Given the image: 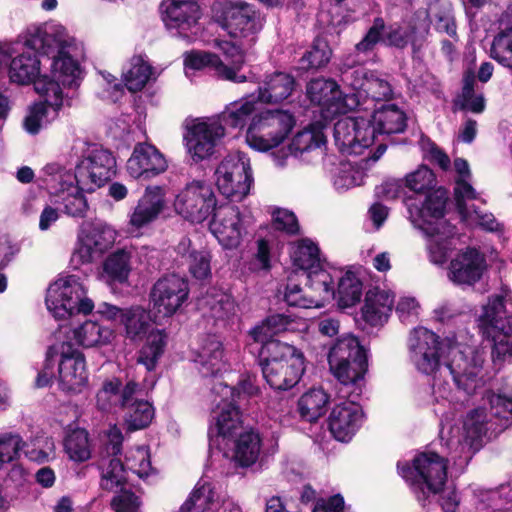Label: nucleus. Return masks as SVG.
<instances>
[{
    "mask_svg": "<svg viewBox=\"0 0 512 512\" xmlns=\"http://www.w3.org/2000/svg\"><path fill=\"white\" fill-rule=\"evenodd\" d=\"M304 274L308 281V289L312 292L311 295L318 299V307L334 297L333 278L329 272L318 267Z\"/></svg>",
    "mask_w": 512,
    "mask_h": 512,
    "instance_id": "45",
    "label": "nucleus"
},
{
    "mask_svg": "<svg viewBox=\"0 0 512 512\" xmlns=\"http://www.w3.org/2000/svg\"><path fill=\"white\" fill-rule=\"evenodd\" d=\"M23 452L30 461L42 464L56 457V446L52 437L36 436L24 441Z\"/></svg>",
    "mask_w": 512,
    "mask_h": 512,
    "instance_id": "46",
    "label": "nucleus"
},
{
    "mask_svg": "<svg viewBox=\"0 0 512 512\" xmlns=\"http://www.w3.org/2000/svg\"><path fill=\"white\" fill-rule=\"evenodd\" d=\"M324 142V136L320 131L303 130L293 138L292 146L296 151L305 152L319 148Z\"/></svg>",
    "mask_w": 512,
    "mask_h": 512,
    "instance_id": "64",
    "label": "nucleus"
},
{
    "mask_svg": "<svg viewBox=\"0 0 512 512\" xmlns=\"http://www.w3.org/2000/svg\"><path fill=\"white\" fill-rule=\"evenodd\" d=\"M125 335L132 341L147 339L148 343L140 351L138 362L147 371L156 368L160 355V334L157 330V314L141 306L126 308L123 314Z\"/></svg>",
    "mask_w": 512,
    "mask_h": 512,
    "instance_id": "8",
    "label": "nucleus"
},
{
    "mask_svg": "<svg viewBox=\"0 0 512 512\" xmlns=\"http://www.w3.org/2000/svg\"><path fill=\"white\" fill-rule=\"evenodd\" d=\"M174 208L185 219L201 223L215 211L216 196L208 182L192 180L176 195Z\"/></svg>",
    "mask_w": 512,
    "mask_h": 512,
    "instance_id": "13",
    "label": "nucleus"
},
{
    "mask_svg": "<svg viewBox=\"0 0 512 512\" xmlns=\"http://www.w3.org/2000/svg\"><path fill=\"white\" fill-rule=\"evenodd\" d=\"M491 57L512 70V26L498 33L492 42Z\"/></svg>",
    "mask_w": 512,
    "mask_h": 512,
    "instance_id": "54",
    "label": "nucleus"
},
{
    "mask_svg": "<svg viewBox=\"0 0 512 512\" xmlns=\"http://www.w3.org/2000/svg\"><path fill=\"white\" fill-rule=\"evenodd\" d=\"M51 350L59 355L60 389L68 393H81L88 385V372L83 353L68 342L55 345Z\"/></svg>",
    "mask_w": 512,
    "mask_h": 512,
    "instance_id": "16",
    "label": "nucleus"
},
{
    "mask_svg": "<svg viewBox=\"0 0 512 512\" xmlns=\"http://www.w3.org/2000/svg\"><path fill=\"white\" fill-rule=\"evenodd\" d=\"M222 358V343L215 337H209L201 346L195 361L199 364L200 373L203 376H210L221 370Z\"/></svg>",
    "mask_w": 512,
    "mask_h": 512,
    "instance_id": "40",
    "label": "nucleus"
},
{
    "mask_svg": "<svg viewBox=\"0 0 512 512\" xmlns=\"http://www.w3.org/2000/svg\"><path fill=\"white\" fill-rule=\"evenodd\" d=\"M75 341L84 347L105 345L113 337V331L95 321H85L72 330Z\"/></svg>",
    "mask_w": 512,
    "mask_h": 512,
    "instance_id": "42",
    "label": "nucleus"
},
{
    "mask_svg": "<svg viewBox=\"0 0 512 512\" xmlns=\"http://www.w3.org/2000/svg\"><path fill=\"white\" fill-rule=\"evenodd\" d=\"M400 475L411 480L421 489L422 495H425L424 486L428 492L439 493L447 479V461L434 452H424L413 460V467L408 464L398 463ZM418 496L419 500L424 499Z\"/></svg>",
    "mask_w": 512,
    "mask_h": 512,
    "instance_id": "12",
    "label": "nucleus"
},
{
    "mask_svg": "<svg viewBox=\"0 0 512 512\" xmlns=\"http://www.w3.org/2000/svg\"><path fill=\"white\" fill-rule=\"evenodd\" d=\"M487 268L483 254L474 248H468L456 255L449 265V279L457 285H474Z\"/></svg>",
    "mask_w": 512,
    "mask_h": 512,
    "instance_id": "21",
    "label": "nucleus"
},
{
    "mask_svg": "<svg viewBox=\"0 0 512 512\" xmlns=\"http://www.w3.org/2000/svg\"><path fill=\"white\" fill-rule=\"evenodd\" d=\"M254 111L255 100L252 96H248L229 103L218 116L213 118L224 127L243 128Z\"/></svg>",
    "mask_w": 512,
    "mask_h": 512,
    "instance_id": "37",
    "label": "nucleus"
},
{
    "mask_svg": "<svg viewBox=\"0 0 512 512\" xmlns=\"http://www.w3.org/2000/svg\"><path fill=\"white\" fill-rule=\"evenodd\" d=\"M338 303L342 308L357 304L362 296V283L352 272H346L338 283Z\"/></svg>",
    "mask_w": 512,
    "mask_h": 512,
    "instance_id": "48",
    "label": "nucleus"
},
{
    "mask_svg": "<svg viewBox=\"0 0 512 512\" xmlns=\"http://www.w3.org/2000/svg\"><path fill=\"white\" fill-rule=\"evenodd\" d=\"M100 256L115 243L117 232L105 223L93 224L82 233Z\"/></svg>",
    "mask_w": 512,
    "mask_h": 512,
    "instance_id": "50",
    "label": "nucleus"
},
{
    "mask_svg": "<svg viewBox=\"0 0 512 512\" xmlns=\"http://www.w3.org/2000/svg\"><path fill=\"white\" fill-rule=\"evenodd\" d=\"M63 446L68 458L74 462L82 463L91 458L89 434L85 429L76 428L69 431L63 440Z\"/></svg>",
    "mask_w": 512,
    "mask_h": 512,
    "instance_id": "44",
    "label": "nucleus"
},
{
    "mask_svg": "<svg viewBox=\"0 0 512 512\" xmlns=\"http://www.w3.org/2000/svg\"><path fill=\"white\" fill-rule=\"evenodd\" d=\"M489 417L499 419L500 425L508 427L512 422V399L504 395L488 393Z\"/></svg>",
    "mask_w": 512,
    "mask_h": 512,
    "instance_id": "57",
    "label": "nucleus"
},
{
    "mask_svg": "<svg viewBox=\"0 0 512 512\" xmlns=\"http://www.w3.org/2000/svg\"><path fill=\"white\" fill-rule=\"evenodd\" d=\"M154 411L147 401H135L125 412V422L130 430L145 428L152 420Z\"/></svg>",
    "mask_w": 512,
    "mask_h": 512,
    "instance_id": "55",
    "label": "nucleus"
},
{
    "mask_svg": "<svg viewBox=\"0 0 512 512\" xmlns=\"http://www.w3.org/2000/svg\"><path fill=\"white\" fill-rule=\"evenodd\" d=\"M86 188L76 187L61 196L63 212L73 218H84L89 210L86 197L83 194Z\"/></svg>",
    "mask_w": 512,
    "mask_h": 512,
    "instance_id": "56",
    "label": "nucleus"
},
{
    "mask_svg": "<svg viewBox=\"0 0 512 512\" xmlns=\"http://www.w3.org/2000/svg\"><path fill=\"white\" fill-rule=\"evenodd\" d=\"M486 408H478L468 413L464 420L463 430L467 445H473L486 432V424L491 421Z\"/></svg>",
    "mask_w": 512,
    "mask_h": 512,
    "instance_id": "52",
    "label": "nucleus"
},
{
    "mask_svg": "<svg viewBox=\"0 0 512 512\" xmlns=\"http://www.w3.org/2000/svg\"><path fill=\"white\" fill-rule=\"evenodd\" d=\"M447 354L442 376L451 375L459 389L471 394L478 386V375L484 361L482 355L471 348L461 350L456 345H450Z\"/></svg>",
    "mask_w": 512,
    "mask_h": 512,
    "instance_id": "14",
    "label": "nucleus"
},
{
    "mask_svg": "<svg viewBox=\"0 0 512 512\" xmlns=\"http://www.w3.org/2000/svg\"><path fill=\"white\" fill-rule=\"evenodd\" d=\"M450 344L441 341L434 332L419 327L414 329L408 339L409 357L415 368L425 375L439 372L443 375L441 358L448 353Z\"/></svg>",
    "mask_w": 512,
    "mask_h": 512,
    "instance_id": "11",
    "label": "nucleus"
},
{
    "mask_svg": "<svg viewBox=\"0 0 512 512\" xmlns=\"http://www.w3.org/2000/svg\"><path fill=\"white\" fill-rule=\"evenodd\" d=\"M23 448L24 440L18 433L5 432L0 434V458L4 463L18 459Z\"/></svg>",
    "mask_w": 512,
    "mask_h": 512,
    "instance_id": "60",
    "label": "nucleus"
},
{
    "mask_svg": "<svg viewBox=\"0 0 512 512\" xmlns=\"http://www.w3.org/2000/svg\"><path fill=\"white\" fill-rule=\"evenodd\" d=\"M107 440L100 452L98 467L102 471L101 486L106 490H113L125 481V468L140 478H145L152 472L150 455L143 446L130 449L125 456V464L117 455L121 452L123 436L117 426L109 428Z\"/></svg>",
    "mask_w": 512,
    "mask_h": 512,
    "instance_id": "2",
    "label": "nucleus"
},
{
    "mask_svg": "<svg viewBox=\"0 0 512 512\" xmlns=\"http://www.w3.org/2000/svg\"><path fill=\"white\" fill-rule=\"evenodd\" d=\"M363 181V172L349 162H342L333 177L334 187L344 191L358 186Z\"/></svg>",
    "mask_w": 512,
    "mask_h": 512,
    "instance_id": "58",
    "label": "nucleus"
},
{
    "mask_svg": "<svg viewBox=\"0 0 512 512\" xmlns=\"http://www.w3.org/2000/svg\"><path fill=\"white\" fill-rule=\"evenodd\" d=\"M26 45L46 56L50 61L52 78L44 75L34 82V89L44 101L31 105L23 126L29 134H37L57 118L64 105H70L68 93L63 89H76L82 80V70L74 59L73 40L57 25H45L29 33Z\"/></svg>",
    "mask_w": 512,
    "mask_h": 512,
    "instance_id": "1",
    "label": "nucleus"
},
{
    "mask_svg": "<svg viewBox=\"0 0 512 512\" xmlns=\"http://www.w3.org/2000/svg\"><path fill=\"white\" fill-rule=\"evenodd\" d=\"M454 194L456 207L463 221L479 225L489 231L499 229L500 225L492 214L482 213L474 204H468V201L478 198L475 189L468 182L458 181Z\"/></svg>",
    "mask_w": 512,
    "mask_h": 512,
    "instance_id": "22",
    "label": "nucleus"
},
{
    "mask_svg": "<svg viewBox=\"0 0 512 512\" xmlns=\"http://www.w3.org/2000/svg\"><path fill=\"white\" fill-rule=\"evenodd\" d=\"M224 135V126L213 117L192 120L187 123L184 134L187 153L196 163L208 159Z\"/></svg>",
    "mask_w": 512,
    "mask_h": 512,
    "instance_id": "15",
    "label": "nucleus"
},
{
    "mask_svg": "<svg viewBox=\"0 0 512 512\" xmlns=\"http://www.w3.org/2000/svg\"><path fill=\"white\" fill-rule=\"evenodd\" d=\"M236 437L233 453L234 462L241 467H249L256 463L261 451L259 434L253 431L241 432Z\"/></svg>",
    "mask_w": 512,
    "mask_h": 512,
    "instance_id": "38",
    "label": "nucleus"
},
{
    "mask_svg": "<svg viewBox=\"0 0 512 512\" xmlns=\"http://www.w3.org/2000/svg\"><path fill=\"white\" fill-rule=\"evenodd\" d=\"M78 176V166H76V171L73 172L72 168H67L63 164L54 162L43 167L41 181L51 194L60 196L73 190V188L81 187Z\"/></svg>",
    "mask_w": 512,
    "mask_h": 512,
    "instance_id": "29",
    "label": "nucleus"
},
{
    "mask_svg": "<svg viewBox=\"0 0 512 512\" xmlns=\"http://www.w3.org/2000/svg\"><path fill=\"white\" fill-rule=\"evenodd\" d=\"M217 497L211 484L198 482L189 498L181 506L180 512H215Z\"/></svg>",
    "mask_w": 512,
    "mask_h": 512,
    "instance_id": "41",
    "label": "nucleus"
},
{
    "mask_svg": "<svg viewBox=\"0 0 512 512\" xmlns=\"http://www.w3.org/2000/svg\"><path fill=\"white\" fill-rule=\"evenodd\" d=\"M186 280L176 274L166 276L162 280V307L165 316L173 315L188 297Z\"/></svg>",
    "mask_w": 512,
    "mask_h": 512,
    "instance_id": "36",
    "label": "nucleus"
},
{
    "mask_svg": "<svg viewBox=\"0 0 512 512\" xmlns=\"http://www.w3.org/2000/svg\"><path fill=\"white\" fill-rule=\"evenodd\" d=\"M329 396L323 389H311L298 400V411L303 420L314 422L323 416Z\"/></svg>",
    "mask_w": 512,
    "mask_h": 512,
    "instance_id": "43",
    "label": "nucleus"
},
{
    "mask_svg": "<svg viewBox=\"0 0 512 512\" xmlns=\"http://www.w3.org/2000/svg\"><path fill=\"white\" fill-rule=\"evenodd\" d=\"M375 135L402 133L406 128V115L396 105H383L377 109L371 119H368Z\"/></svg>",
    "mask_w": 512,
    "mask_h": 512,
    "instance_id": "35",
    "label": "nucleus"
},
{
    "mask_svg": "<svg viewBox=\"0 0 512 512\" xmlns=\"http://www.w3.org/2000/svg\"><path fill=\"white\" fill-rule=\"evenodd\" d=\"M98 257H100V254L82 234L79 236L72 252L70 264L73 268L78 269L82 265L92 263Z\"/></svg>",
    "mask_w": 512,
    "mask_h": 512,
    "instance_id": "62",
    "label": "nucleus"
},
{
    "mask_svg": "<svg viewBox=\"0 0 512 512\" xmlns=\"http://www.w3.org/2000/svg\"><path fill=\"white\" fill-rule=\"evenodd\" d=\"M332 56V50L328 42L323 38H316L313 44L300 59L301 68L304 70L319 69L328 64Z\"/></svg>",
    "mask_w": 512,
    "mask_h": 512,
    "instance_id": "49",
    "label": "nucleus"
},
{
    "mask_svg": "<svg viewBox=\"0 0 512 512\" xmlns=\"http://www.w3.org/2000/svg\"><path fill=\"white\" fill-rule=\"evenodd\" d=\"M243 430L239 409L231 402H222L213 410L212 422L209 429L211 436L223 440L234 439Z\"/></svg>",
    "mask_w": 512,
    "mask_h": 512,
    "instance_id": "26",
    "label": "nucleus"
},
{
    "mask_svg": "<svg viewBox=\"0 0 512 512\" xmlns=\"http://www.w3.org/2000/svg\"><path fill=\"white\" fill-rule=\"evenodd\" d=\"M159 213L160 187L148 186L130 215L128 222L129 233H135L147 226L158 217Z\"/></svg>",
    "mask_w": 512,
    "mask_h": 512,
    "instance_id": "28",
    "label": "nucleus"
},
{
    "mask_svg": "<svg viewBox=\"0 0 512 512\" xmlns=\"http://www.w3.org/2000/svg\"><path fill=\"white\" fill-rule=\"evenodd\" d=\"M307 95L311 102L329 113L342 112V93L334 80L324 78L311 80L307 85Z\"/></svg>",
    "mask_w": 512,
    "mask_h": 512,
    "instance_id": "27",
    "label": "nucleus"
},
{
    "mask_svg": "<svg viewBox=\"0 0 512 512\" xmlns=\"http://www.w3.org/2000/svg\"><path fill=\"white\" fill-rule=\"evenodd\" d=\"M353 75L355 78L351 85L355 90L364 92L376 101L388 100L392 96L390 82L378 72L360 68L355 70Z\"/></svg>",
    "mask_w": 512,
    "mask_h": 512,
    "instance_id": "32",
    "label": "nucleus"
},
{
    "mask_svg": "<svg viewBox=\"0 0 512 512\" xmlns=\"http://www.w3.org/2000/svg\"><path fill=\"white\" fill-rule=\"evenodd\" d=\"M120 385L121 383L118 379L107 380L103 383L96 395V405L98 409L109 412L120 404Z\"/></svg>",
    "mask_w": 512,
    "mask_h": 512,
    "instance_id": "59",
    "label": "nucleus"
},
{
    "mask_svg": "<svg viewBox=\"0 0 512 512\" xmlns=\"http://www.w3.org/2000/svg\"><path fill=\"white\" fill-rule=\"evenodd\" d=\"M152 76V67L141 55L133 56L123 70L122 79L130 92L142 90Z\"/></svg>",
    "mask_w": 512,
    "mask_h": 512,
    "instance_id": "39",
    "label": "nucleus"
},
{
    "mask_svg": "<svg viewBox=\"0 0 512 512\" xmlns=\"http://www.w3.org/2000/svg\"><path fill=\"white\" fill-rule=\"evenodd\" d=\"M334 140L342 153L360 155L375 140V129L368 119L343 117L334 124Z\"/></svg>",
    "mask_w": 512,
    "mask_h": 512,
    "instance_id": "17",
    "label": "nucleus"
},
{
    "mask_svg": "<svg viewBox=\"0 0 512 512\" xmlns=\"http://www.w3.org/2000/svg\"><path fill=\"white\" fill-rule=\"evenodd\" d=\"M115 165V158L110 151L92 146L77 164L80 186L90 192L101 187L114 174Z\"/></svg>",
    "mask_w": 512,
    "mask_h": 512,
    "instance_id": "18",
    "label": "nucleus"
},
{
    "mask_svg": "<svg viewBox=\"0 0 512 512\" xmlns=\"http://www.w3.org/2000/svg\"><path fill=\"white\" fill-rule=\"evenodd\" d=\"M46 306L56 319L75 314H89L93 301L86 295V287L77 275H61L47 289Z\"/></svg>",
    "mask_w": 512,
    "mask_h": 512,
    "instance_id": "5",
    "label": "nucleus"
},
{
    "mask_svg": "<svg viewBox=\"0 0 512 512\" xmlns=\"http://www.w3.org/2000/svg\"><path fill=\"white\" fill-rule=\"evenodd\" d=\"M295 88V79L285 72L267 75L258 88L257 100L267 104H278L287 99Z\"/></svg>",
    "mask_w": 512,
    "mask_h": 512,
    "instance_id": "30",
    "label": "nucleus"
},
{
    "mask_svg": "<svg viewBox=\"0 0 512 512\" xmlns=\"http://www.w3.org/2000/svg\"><path fill=\"white\" fill-rule=\"evenodd\" d=\"M216 184L222 195L240 202L250 192L253 183L249 158L242 152L226 156L217 166Z\"/></svg>",
    "mask_w": 512,
    "mask_h": 512,
    "instance_id": "10",
    "label": "nucleus"
},
{
    "mask_svg": "<svg viewBox=\"0 0 512 512\" xmlns=\"http://www.w3.org/2000/svg\"><path fill=\"white\" fill-rule=\"evenodd\" d=\"M210 230L224 248L238 247L244 233L239 208L231 204L216 208L210 223Z\"/></svg>",
    "mask_w": 512,
    "mask_h": 512,
    "instance_id": "19",
    "label": "nucleus"
},
{
    "mask_svg": "<svg viewBox=\"0 0 512 512\" xmlns=\"http://www.w3.org/2000/svg\"><path fill=\"white\" fill-rule=\"evenodd\" d=\"M330 371L345 387H353L350 393H360L358 382L367 370L365 349L358 339L347 335L337 340L328 354Z\"/></svg>",
    "mask_w": 512,
    "mask_h": 512,
    "instance_id": "6",
    "label": "nucleus"
},
{
    "mask_svg": "<svg viewBox=\"0 0 512 512\" xmlns=\"http://www.w3.org/2000/svg\"><path fill=\"white\" fill-rule=\"evenodd\" d=\"M447 199V191L438 188L427 196L421 209L416 207L419 218L422 220L420 227L426 235H438L440 229H443L444 235L453 236L454 227L443 219Z\"/></svg>",
    "mask_w": 512,
    "mask_h": 512,
    "instance_id": "20",
    "label": "nucleus"
},
{
    "mask_svg": "<svg viewBox=\"0 0 512 512\" xmlns=\"http://www.w3.org/2000/svg\"><path fill=\"white\" fill-rule=\"evenodd\" d=\"M104 273L113 281L124 282L130 272V254L125 250L112 253L103 264Z\"/></svg>",
    "mask_w": 512,
    "mask_h": 512,
    "instance_id": "53",
    "label": "nucleus"
},
{
    "mask_svg": "<svg viewBox=\"0 0 512 512\" xmlns=\"http://www.w3.org/2000/svg\"><path fill=\"white\" fill-rule=\"evenodd\" d=\"M295 125L293 115L285 110H266L256 114L247 129V144L258 151L280 145Z\"/></svg>",
    "mask_w": 512,
    "mask_h": 512,
    "instance_id": "9",
    "label": "nucleus"
},
{
    "mask_svg": "<svg viewBox=\"0 0 512 512\" xmlns=\"http://www.w3.org/2000/svg\"><path fill=\"white\" fill-rule=\"evenodd\" d=\"M284 299L289 306L299 308L318 307V299L311 294H303L301 287L297 284L289 283L286 287Z\"/></svg>",
    "mask_w": 512,
    "mask_h": 512,
    "instance_id": "63",
    "label": "nucleus"
},
{
    "mask_svg": "<svg viewBox=\"0 0 512 512\" xmlns=\"http://www.w3.org/2000/svg\"><path fill=\"white\" fill-rule=\"evenodd\" d=\"M185 66L200 70L209 67L222 79L242 83L246 81L245 75H237L235 69L229 68L216 54L202 51H192L186 54Z\"/></svg>",
    "mask_w": 512,
    "mask_h": 512,
    "instance_id": "34",
    "label": "nucleus"
},
{
    "mask_svg": "<svg viewBox=\"0 0 512 512\" xmlns=\"http://www.w3.org/2000/svg\"><path fill=\"white\" fill-rule=\"evenodd\" d=\"M483 335L492 342L493 358L512 356V295L503 288L483 306L478 319Z\"/></svg>",
    "mask_w": 512,
    "mask_h": 512,
    "instance_id": "3",
    "label": "nucleus"
},
{
    "mask_svg": "<svg viewBox=\"0 0 512 512\" xmlns=\"http://www.w3.org/2000/svg\"><path fill=\"white\" fill-rule=\"evenodd\" d=\"M200 14V7L195 1H173L166 8L165 26L186 35L184 32L197 24Z\"/></svg>",
    "mask_w": 512,
    "mask_h": 512,
    "instance_id": "31",
    "label": "nucleus"
},
{
    "mask_svg": "<svg viewBox=\"0 0 512 512\" xmlns=\"http://www.w3.org/2000/svg\"><path fill=\"white\" fill-rule=\"evenodd\" d=\"M9 63L8 74L12 82L28 84L35 82L39 77L41 61L35 54L23 53L12 58L11 48L8 45H0V71Z\"/></svg>",
    "mask_w": 512,
    "mask_h": 512,
    "instance_id": "23",
    "label": "nucleus"
},
{
    "mask_svg": "<svg viewBox=\"0 0 512 512\" xmlns=\"http://www.w3.org/2000/svg\"><path fill=\"white\" fill-rule=\"evenodd\" d=\"M363 413L354 401L336 405L329 416V430L338 441H349L361 425Z\"/></svg>",
    "mask_w": 512,
    "mask_h": 512,
    "instance_id": "24",
    "label": "nucleus"
},
{
    "mask_svg": "<svg viewBox=\"0 0 512 512\" xmlns=\"http://www.w3.org/2000/svg\"><path fill=\"white\" fill-rule=\"evenodd\" d=\"M394 304V295L379 288L370 289L362 308L363 318L371 325H379L387 320Z\"/></svg>",
    "mask_w": 512,
    "mask_h": 512,
    "instance_id": "33",
    "label": "nucleus"
},
{
    "mask_svg": "<svg viewBox=\"0 0 512 512\" xmlns=\"http://www.w3.org/2000/svg\"><path fill=\"white\" fill-rule=\"evenodd\" d=\"M212 17L231 37L251 48L263 27L260 14L246 3L218 1L213 4Z\"/></svg>",
    "mask_w": 512,
    "mask_h": 512,
    "instance_id": "7",
    "label": "nucleus"
},
{
    "mask_svg": "<svg viewBox=\"0 0 512 512\" xmlns=\"http://www.w3.org/2000/svg\"><path fill=\"white\" fill-rule=\"evenodd\" d=\"M160 153L155 146L140 143L127 161V172L134 179L150 180L159 174Z\"/></svg>",
    "mask_w": 512,
    "mask_h": 512,
    "instance_id": "25",
    "label": "nucleus"
},
{
    "mask_svg": "<svg viewBox=\"0 0 512 512\" xmlns=\"http://www.w3.org/2000/svg\"><path fill=\"white\" fill-rule=\"evenodd\" d=\"M199 306L203 310H209L210 316L215 319H224L235 309L234 301L224 293L207 294L200 300Z\"/></svg>",
    "mask_w": 512,
    "mask_h": 512,
    "instance_id": "51",
    "label": "nucleus"
},
{
    "mask_svg": "<svg viewBox=\"0 0 512 512\" xmlns=\"http://www.w3.org/2000/svg\"><path fill=\"white\" fill-rule=\"evenodd\" d=\"M292 261L304 273L320 267L319 249L309 239L298 242L292 252Z\"/></svg>",
    "mask_w": 512,
    "mask_h": 512,
    "instance_id": "47",
    "label": "nucleus"
},
{
    "mask_svg": "<svg viewBox=\"0 0 512 512\" xmlns=\"http://www.w3.org/2000/svg\"><path fill=\"white\" fill-rule=\"evenodd\" d=\"M435 175L426 166L419 167L416 171L406 176V186L417 193H423L435 186Z\"/></svg>",
    "mask_w": 512,
    "mask_h": 512,
    "instance_id": "61",
    "label": "nucleus"
},
{
    "mask_svg": "<svg viewBox=\"0 0 512 512\" xmlns=\"http://www.w3.org/2000/svg\"><path fill=\"white\" fill-rule=\"evenodd\" d=\"M260 355L263 376L273 389L288 390L298 383L304 372V357L294 346L270 342Z\"/></svg>",
    "mask_w": 512,
    "mask_h": 512,
    "instance_id": "4",
    "label": "nucleus"
}]
</instances>
